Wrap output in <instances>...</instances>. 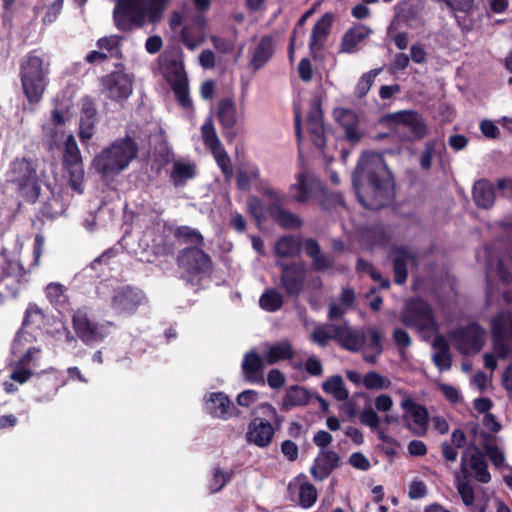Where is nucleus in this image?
I'll return each mask as SVG.
<instances>
[{
  "label": "nucleus",
  "mask_w": 512,
  "mask_h": 512,
  "mask_svg": "<svg viewBox=\"0 0 512 512\" xmlns=\"http://www.w3.org/2000/svg\"><path fill=\"white\" fill-rule=\"evenodd\" d=\"M390 171L377 153H364L352 175L359 202L367 209L378 210L392 200Z\"/></svg>",
  "instance_id": "obj_1"
},
{
  "label": "nucleus",
  "mask_w": 512,
  "mask_h": 512,
  "mask_svg": "<svg viewBox=\"0 0 512 512\" xmlns=\"http://www.w3.org/2000/svg\"><path fill=\"white\" fill-rule=\"evenodd\" d=\"M329 340L347 351L361 352L363 360L372 365L378 362L383 353L384 334L376 327L353 329L345 320L326 323L322 325V345Z\"/></svg>",
  "instance_id": "obj_2"
},
{
  "label": "nucleus",
  "mask_w": 512,
  "mask_h": 512,
  "mask_svg": "<svg viewBox=\"0 0 512 512\" xmlns=\"http://www.w3.org/2000/svg\"><path fill=\"white\" fill-rule=\"evenodd\" d=\"M170 0H115L113 21L121 32L158 22Z\"/></svg>",
  "instance_id": "obj_3"
},
{
  "label": "nucleus",
  "mask_w": 512,
  "mask_h": 512,
  "mask_svg": "<svg viewBox=\"0 0 512 512\" xmlns=\"http://www.w3.org/2000/svg\"><path fill=\"white\" fill-rule=\"evenodd\" d=\"M138 152L137 142L131 136L126 135L102 149L94 157L92 167L102 179H113L129 166L137 157Z\"/></svg>",
  "instance_id": "obj_4"
},
{
  "label": "nucleus",
  "mask_w": 512,
  "mask_h": 512,
  "mask_svg": "<svg viewBox=\"0 0 512 512\" xmlns=\"http://www.w3.org/2000/svg\"><path fill=\"white\" fill-rule=\"evenodd\" d=\"M48 66L44 67V61L36 55V51H30L20 64V79L23 92L30 103H37L42 98L46 87V75Z\"/></svg>",
  "instance_id": "obj_5"
},
{
  "label": "nucleus",
  "mask_w": 512,
  "mask_h": 512,
  "mask_svg": "<svg viewBox=\"0 0 512 512\" xmlns=\"http://www.w3.org/2000/svg\"><path fill=\"white\" fill-rule=\"evenodd\" d=\"M72 328L77 338L86 346H95L106 340L115 324L112 321H95L87 307L77 308L72 314Z\"/></svg>",
  "instance_id": "obj_6"
},
{
  "label": "nucleus",
  "mask_w": 512,
  "mask_h": 512,
  "mask_svg": "<svg viewBox=\"0 0 512 512\" xmlns=\"http://www.w3.org/2000/svg\"><path fill=\"white\" fill-rule=\"evenodd\" d=\"M294 127L295 135L298 143V157L301 164V171L297 175V183L291 186V190L295 189L297 193L294 199L299 203L306 202L314 190L320 185V181L314 175L307 172L308 159L304 153V144L302 140L301 112L299 108H294Z\"/></svg>",
  "instance_id": "obj_7"
},
{
  "label": "nucleus",
  "mask_w": 512,
  "mask_h": 512,
  "mask_svg": "<svg viewBox=\"0 0 512 512\" xmlns=\"http://www.w3.org/2000/svg\"><path fill=\"white\" fill-rule=\"evenodd\" d=\"M11 181L17 185L19 192L27 202L34 203L40 195L41 186L38 181L33 161L16 158L11 164Z\"/></svg>",
  "instance_id": "obj_8"
},
{
  "label": "nucleus",
  "mask_w": 512,
  "mask_h": 512,
  "mask_svg": "<svg viewBox=\"0 0 512 512\" xmlns=\"http://www.w3.org/2000/svg\"><path fill=\"white\" fill-rule=\"evenodd\" d=\"M401 321L406 327L419 332H434L438 330L431 306L422 299L407 301L401 314Z\"/></svg>",
  "instance_id": "obj_9"
},
{
  "label": "nucleus",
  "mask_w": 512,
  "mask_h": 512,
  "mask_svg": "<svg viewBox=\"0 0 512 512\" xmlns=\"http://www.w3.org/2000/svg\"><path fill=\"white\" fill-rule=\"evenodd\" d=\"M123 63H116L115 70L100 78L101 92L106 98L116 101H126L133 91V76L125 72Z\"/></svg>",
  "instance_id": "obj_10"
},
{
  "label": "nucleus",
  "mask_w": 512,
  "mask_h": 512,
  "mask_svg": "<svg viewBox=\"0 0 512 512\" xmlns=\"http://www.w3.org/2000/svg\"><path fill=\"white\" fill-rule=\"evenodd\" d=\"M62 166L63 170L68 175L70 187L74 191L82 193V185L85 176L84 165L80 149L73 135H69L65 140L62 154Z\"/></svg>",
  "instance_id": "obj_11"
},
{
  "label": "nucleus",
  "mask_w": 512,
  "mask_h": 512,
  "mask_svg": "<svg viewBox=\"0 0 512 512\" xmlns=\"http://www.w3.org/2000/svg\"><path fill=\"white\" fill-rule=\"evenodd\" d=\"M449 337L459 353L476 354L485 345L486 331L478 323L472 322L451 331Z\"/></svg>",
  "instance_id": "obj_12"
},
{
  "label": "nucleus",
  "mask_w": 512,
  "mask_h": 512,
  "mask_svg": "<svg viewBox=\"0 0 512 512\" xmlns=\"http://www.w3.org/2000/svg\"><path fill=\"white\" fill-rule=\"evenodd\" d=\"M493 349L499 358L512 354V312H500L491 319Z\"/></svg>",
  "instance_id": "obj_13"
},
{
  "label": "nucleus",
  "mask_w": 512,
  "mask_h": 512,
  "mask_svg": "<svg viewBox=\"0 0 512 512\" xmlns=\"http://www.w3.org/2000/svg\"><path fill=\"white\" fill-rule=\"evenodd\" d=\"M146 302L145 293L130 285L117 287L111 296V308L117 314L132 315Z\"/></svg>",
  "instance_id": "obj_14"
},
{
  "label": "nucleus",
  "mask_w": 512,
  "mask_h": 512,
  "mask_svg": "<svg viewBox=\"0 0 512 512\" xmlns=\"http://www.w3.org/2000/svg\"><path fill=\"white\" fill-rule=\"evenodd\" d=\"M26 271L18 261L3 258L0 263V297H17Z\"/></svg>",
  "instance_id": "obj_15"
},
{
  "label": "nucleus",
  "mask_w": 512,
  "mask_h": 512,
  "mask_svg": "<svg viewBox=\"0 0 512 512\" xmlns=\"http://www.w3.org/2000/svg\"><path fill=\"white\" fill-rule=\"evenodd\" d=\"M178 266L184 268L190 275L208 274L213 268L209 254L199 246H189L182 249L177 257Z\"/></svg>",
  "instance_id": "obj_16"
},
{
  "label": "nucleus",
  "mask_w": 512,
  "mask_h": 512,
  "mask_svg": "<svg viewBox=\"0 0 512 512\" xmlns=\"http://www.w3.org/2000/svg\"><path fill=\"white\" fill-rule=\"evenodd\" d=\"M401 408L404 410L402 419L405 426L416 436L426 435L429 422L427 409L411 397H405L401 401Z\"/></svg>",
  "instance_id": "obj_17"
},
{
  "label": "nucleus",
  "mask_w": 512,
  "mask_h": 512,
  "mask_svg": "<svg viewBox=\"0 0 512 512\" xmlns=\"http://www.w3.org/2000/svg\"><path fill=\"white\" fill-rule=\"evenodd\" d=\"M469 468L473 471V477L478 482L486 484L491 481L485 455L474 444H471L461 457L460 470L464 478L469 476Z\"/></svg>",
  "instance_id": "obj_18"
},
{
  "label": "nucleus",
  "mask_w": 512,
  "mask_h": 512,
  "mask_svg": "<svg viewBox=\"0 0 512 512\" xmlns=\"http://www.w3.org/2000/svg\"><path fill=\"white\" fill-rule=\"evenodd\" d=\"M280 286L287 296L298 297L304 288L306 278L305 265L301 262L280 263Z\"/></svg>",
  "instance_id": "obj_19"
},
{
  "label": "nucleus",
  "mask_w": 512,
  "mask_h": 512,
  "mask_svg": "<svg viewBox=\"0 0 512 512\" xmlns=\"http://www.w3.org/2000/svg\"><path fill=\"white\" fill-rule=\"evenodd\" d=\"M391 259L393 264L394 282L398 285H402L407 281L408 263L415 267H418L419 265L418 251L405 245L393 247L391 250Z\"/></svg>",
  "instance_id": "obj_20"
},
{
  "label": "nucleus",
  "mask_w": 512,
  "mask_h": 512,
  "mask_svg": "<svg viewBox=\"0 0 512 512\" xmlns=\"http://www.w3.org/2000/svg\"><path fill=\"white\" fill-rule=\"evenodd\" d=\"M262 193L267 197L275 200L270 203L267 207V212L271 218L283 229H296L300 228L303 224L302 219L284 209L280 202L282 201L281 196L273 188H263Z\"/></svg>",
  "instance_id": "obj_21"
},
{
  "label": "nucleus",
  "mask_w": 512,
  "mask_h": 512,
  "mask_svg": "<svg viewBox=\"0 0 512 512\" xmlns=\"http://www.w3.org/2000/svg\"><path fill=\"white\" fill-rule=\"evenodd\" d=\"M397 126L400 128L408 129L411 133V139H422L427 134V126L423 117L412 110L399 111L388 115Z\"/></svg>",
  "instance_id": "obj_22"
},
{
  "label": "nucleus",
  "mask_w": 512,
  "mask_h": 512,
  "mask_svg": "<svg viewBox=\"0 0 512 512\" xmlns=\"http://www.w3.org/2000/svg\"><path fill=\"white\" fill-rule=\"evenodd\" d=\"M287 490L289 498L304 508L311 507L317 499V489L306 480L305 475L295 477Z\"/></svg>",
  "instance_id": "obj_23"
},
{
  "label": "nucleus",
  "mask_w": 512,
  "mask_h": 512,
  "mask_svg": "<svg viewBox=\"0 0 512 512\" xmlns=\"http://www.w3.org/2000/svg\"><path fill=\"white\" fill-rule=\"evenodd\" d=\"M275 430L271 423L263 418L255 417L248 425L246 440L258 447H268L272 442Z\"/></svg>",
  "instance_id": "obj_24"
},
{
  "label": "nucleus",
  "mask_w": 512,
  "mask_h": 512,
  "mask_svg": "<svg viewBox=\"0 0 512 512\" xmlns=\"http://www.w3.org/2000/svg\"><path fill=\"white\" fill-rule=\"evenodd\" d=\"M206 409L214 418L229 419L237 411L231 399L224 392H211L206 396Z\"/></svg>",
  "instance_id": "obj_25"
},
{
  "label": "nucleus",
  "mask_w": 512,
  "mask_h": 512,
  "mask_svg": "<svg viewBox=\"0 0 512 512\" xmlns=\"http://www.w3.org/2000/svg\"><path fill=\"white\" fill-rule=\"evenodd\" d=\"M96 121L97 110L95 101L91 97L86 96L82 99L78 133L82 142H86L92 138Z\"/></svg>",
  "instance_id": "obj_26"
},
{
  "label": "nucleus",
  "mask_w": 512,
  "mask_h": 512,
  "mask_svg": "<svg viewBox=\"0 0 512 512\" xmlns=\"http://www.w3.org/2000/svg\"><path fill=\"white\" fill-rule=\"evenodd\" d=\"M241 368L247 382L265 385L263 360L256 351L251 350L244 355Z\"/></svg>",
  "instance_id": "obj_27"
},
{
  "label": "nucleus",
  "mask_w": 512,
  "mask_h": 512,
  "mask_svg": "<svg viewBox=\"0 0 512 512\" xmlns=\"http://www.w3.org/2000/svg\"><path fill=\"white\" fill-rule=\"evenodd\" d=\"M217 118L221 126L223 127V135L230 141H232L236 132L234 127L237 122L236 118V106L232 99L223 98L218 103Z\"/></svg>",
  "instance_id": "obj_28"
},
{
  "label": "nucleus",
  "mask_w": 512,
  "mask_h": 512,
  "mask_svg": "<svg viewBox=\"0 0 512 512\" xmlns=\"http://www.w3.org/2000/svg\"><path fill=\"white\" fill-rule=\"evenodd\" d=\"M197 176V166L194 162L190 161H174L170 174L169 180L174 187H183L188 181L194 179Z\"/></svg>",
  "instance_id": "obj_29"
},
{
  "label": "nucleus",
  "mask_w": 512,
  "mask_h": 512,
  "mask_svg": "<svg viewBox=\"0 0 512 512\" xmlns=\"http://www.w3.org/2000/svg\"><path fill=\"white\" fill-rule=\"evenodd\" d=\"M274 54L273 38L270 35L261 37L258 44L253 50L250 59V66L253 70L257 71L263 68Z\"/></svg>",
  "instance_id": "obj_30"
},
{
  "label": "nucleus",
  "mask_w": 512,
  "mask_h": 512,
  "mask_svg": "<svg viewBox=\"0 0 512 512\" xmlns=\"http://www.w3.org/2000/svg\"><path fill=\"white\" fill-rule=\"evenodd\" d=\"M303 242L300 237L287 234L279 237L274 245V255L279 258H291L300 255Z\"/></svg>",
  "instance_id": "obj_31"
},
{
  "label": "nucleus",
  "mask_w": 512,
  "mask_h": 512,
  "mask_svg": "<svg viewBox=\"0 0 512 512\" xmlns=\"http://www.w3.org/2000/svg\"><path fill=\"white\" fill-rule=\"evenodd\" d=\"M473 200L477 207L490 209L495 202V189L486 179L478 180L473 186Z\"/></svg>",
  "instance_id": "obj_32"
},
{
  "label": "nucleus",
  "mask_w": 512,
  "mask_h": 512,
  "mask_svg": "<svg viewBox=\"0 0 512 512\" xmlns=\"http://www.w3.org/2000/svg\"><path fill=\"white\" fill-rule=\"evenodd\" d=\"M307 130L311 142L316 148H320V96L315 95L311 100L310 110L307 116Z\"/></svg>",
  "instance_id": "obj_33"
},
{
  "label": "nucleus",
  "mask_w": 512,
  "mask_h": 512,
  "mask_svg": "<svg viewBox=\"0 0 512 512\" xmlns=\"http://www.w3.org/2000/svg\"><path fill=\"white\" fill-rule=\"evenodd\" d=\"M63 384L64 382L58 378L56 372H49L38 377L36 387L41 393L39 400L43 401L52 399Z\"/></svg>",
  "instance_id": "obj_34"
},
{
  "label": "nucleus",
  "mask_w": 512,
  "mask_h": 512,
  "mask_svg": "<svg viewBox=\"0 0 512 512\" xmlns=\"http://www.w3.org/2000/svg\"><path fill=\"white\" fill-rule=\"evenodd\" d=\"M433 347L437 350L433 355V361L440 370L451 368L452 359L449 344L443 335H436L433 340Z\"/></svg>",
  "instance_id": "obj_35"
},
{
  "label": "nucleus",
  "mask_w": 512,
  "mask_h": 512,
  "mask_svg": "<svg viewBox=\"0 0 512 512\" xmlns=\"http://www.w3.org/2000/svg\"><path fill=\"white\" fill-rule=\"evenodd\" d=\"M45 295L49 303L57 310L65 309L69 305L67 288L59 282H51L45 287Z\"/></svg>",
  "instance_id": "obj_36"
},
{
  "label": "nucleus",
  "mask_w": 512,
  "mask_h": 512,
  "mask_svg": "<svg viewBox=\"0 0 512 512\" xmlns=\"http://www.w3.org/2000/svg\"><path fill=\"white\" fill-rule=\"evenodd\" d=\"M293 356L294 350L288 340H283L271 345L265 353V359L268 364H275L282 360L291 359Z\"/></svg>",
  "instance_id": "obj_37"
},
{
  "label": "nucleus",
  "mask_w": 512,
  "mask_h": 512,
  "mask_svg": "<svg viewBox=\"0 0 512 512\" xmlns=\"http://www.w3.org/2000/svg\"><path fill=\"white\" fill-rule=\"evenodd\" d=\"M174 238L182 244H191L197 246L204 245V237L197 230L190 226H177L172 230Z\"/></svg>",
  "instance_id": "obj_38"
},
{
  "label": "nucleus",
  "mask_w": 512,
  "mask_h": 512,
  "mask_svg": "<svg viewBox=\"0 0 512 512\" xmlns=\"http://www.w3.org/2000/svg\"><path fill=\"white\" fill-rule=\"evenodd\" d=\"M310 394L305 388L294 385L287 389L282 401V408L288 409L291 406H303L309 402Z\"/></svg>",
  "instance_id": "obj_39"
},
{
  "label": "nucleus",
  "mask_w": 512,
  "mask_h": 512,
  "mask_svg": "<svg viewBox=\"0 0 512 512\" xmlns=\"http://www.w3.org/2000/svg\"><path fill=\"white\" fill-rule=\"evenodd\" d=\"M284 304L282 294L275 288L264 290L259 299L260 307L267 312L279 311Z\"/></svg>",
  "instance_id": "obj_40"
},
{
  "label": "nucleus",
  "mask_w": 512,
  "mask_h": 512,
  "mask_svg": "<svg viewBox=\"0 0 512 512\" xmlns=\"http://www.w3.org/2000/svg\"><path fill=\"white\" fill-rule=\"evenodd\" d=\"M370 33L365 26H355L347 31L342 39V50L345 52H353L354 48L364 40Z\"/></svg>",
  "instance_id": "obj_41"
},
{
  "label": "nucleus",
  "mask_w": 512,
  "mask_h": 512,
  "mask_svg": "<svg viewBox=\"0 0 512 512\" xmlns=\"http://www.w3.org/2000/svg\"><path fill=\"white\" fill-rule=\"evenodd\" d=\"M322 389L338 401H344L349 396V392L345 388L343 378L339 375H335L327 379L322 384Z\"/></svg>",
  "instance_id": "obj_42"
},
{
  "label": "nucleus",
  "mask_w": 512,
  "mask_h": 512,
  "mask_svg": "<svg viewBox=\"0 0 512 512\" xmlns=\"http://www.w3.org/2000/svg\"><path fill=\"white\" fill-rule=\"evenodd\" d=\"M172 89L175 94L176 100L183 108H190L192 100L189 96V85L186 76L178 77L172 84Z\"/></svg>",
  "instance_id": "obj_43"
},
{
  "label": "nucleus",
  "mask_w": 512,
  "mask_h": 512,
  "mask_svg": "<svg viewBox=\"0 0 512 512\" xmlns=\"http://www.w3.org/2000/svg\"><path fill=\"white\" fill-rule=\"evenodd\" d=\"M202 139L205 146L214 154L221 148V142L216 134L214 124L211 119H207L201 127Z\"/></svg>",
  "instance_id": "obj_44"
},
{
  "label": "nucleus",
  "mask_w": 512,
  "mask_h": 512,
  "mask_svg": "<svg viewBox=\"0 0 512 512\" xmlns=\"http://www.w3.org/2000/svg\"><path fill=\"white\" fill-rule=\"evenodd\" d=\"M444 148L443 143L437 140H430L425 143L424 151L420 156V167L423 170H429L432 166V159L440 150Z\"/></svg>",
  "instance_id": "obj_45"
},
{
  "label": "nucleus",
  "mask_w": 512,
  "mask_h": 512,
  "mask_svg": "<svg viewBox=\"0 0 512 512\" xmlns=\"http://www.w3.org/2000/svg\"><path fill=\"white\" fill-rule=\"evenodd\" d=\"M364 386L369 390H381L391 387L392 382L389 378L382 376L376 371L366 373L362 379Z\"/></svg>",
  "instance_id": "obj_46"
},
{
  "label": "nucleus",
  "mask_w": 512,
  "mask_h": 512,
  "mask_svg": "<svg viewBox=\"0 0 512 512\" xmlns=\"http://www.w3.org/2000/svg\"><path fill=\"white\" fill-rule=\"evenodd\" d=\"M382 72V68L372 69L364 73L359 79L356 87L355 94L358 98H364L371 89L375 78Z\"/></svg>",
  "instance_id": "obj_47"
},
{
  "label": "nucleus",
  "mask_w": 512,
  "mask_h": 512,
  "mask_svg": "<svg viewBox=\"0 0 512 512\" xmlns=\"http://www.w3.org/2000/svg\"><path fill=\"white\" fill-rule=\"evenodd\" d=\"M122 39V36L110 35L98 39L96 44L99 49L111 52L112 56L121 58L122 51L120 50V41Z\"/></svg>",
  "instance_id": "obj_48"
},
{
  "label": "nucleus",
  "mask_w": 512,
  "mask_h": 512,
  "mask_svg": "<svg viewBox=\"0 0 512 512\" xmlns=\"http://www.w3.org/2000/svg\"><path fill=\"white\" fill-rule=\"evenodd\" d=\"M233 472H224L221 468L217 467L214 469L210 484L209 490L211 493H217L222 490L226 484L232 479Z\"/></svg>",
  "instance_id": "obj_49"
},
{
  "label": "nucleus",
  "mask_w": 512,
  "mask_h": 512,
  "mask_svg": "<svg viewBox=\"0 0 512 512\" xmlns=\"http://www.w3.org/2000/svg\"><path fill=\"white\" fill-rule=\"evenodd\" d=\"M455 482L463 504L467 507H471L475 499L473 487L468 482L461 480L458 473L455 475Z\"/></svg>",
  "instance_id": "obj_50"
},
{
  "label": "nucleus",
  "mask_w": 512,
  "mask_h": 512,
  "mask_svg": "<svg viewBox=\"0 0 512 512\" xmlns=\"http://www.w3.org/2000/svg\"><path fill=\"white\" fill-rule=\"evenodd\" d=\"M482 436L486 440L484 444L486 455L489 457L495 467L502 466L505 461L504 453L496 445L488 442V440L491 438L490 435L483 433Z\"/></svg>",
  "instance_id": "obj_51"
},
{
  "label": "nucleus",
  "mask_w": 512,
  "mask_h": 512,
  "mask_svg": "<svg viewBox=\"0 0 512 512\" xmlns=\"http://www.w3.org/2000/svg\"><path fill=\"white\" fill-rule=\"evenodd\" d=\"M303 248L306 255L313 260V269L320 271V245L317 240L313 238L306 239Z\"/></svg>",
  "instance_id": "obj_52"
},
{
  "label": "nucleus",
  "mask_w": 512,
  "mask_h": 512,
  "mask_svg": "<svg viewBox=\"0 0 512 512\" xmlns=\"http://www.w3.org/2000/svg\"><path fill=\"white\" fill-rule=\"evenodd\" d=\"M335 117L338 122L341 124L343 129H347L357 125L358 117L357 115L348 109H340L335 111Z\"/></svg>",
  "instance_id": "obj_53"
},
{
  "label": "nucleus",
  "mask_w": 512,
  "mask_h": 512,
  "mask_svg": "<svg viewBox=\"0 0 512 512\" xmlns=\"http://www.w3.org/2000/svg\"><path fill=\"white\" fill-rule=\"evenodd\" d=\"M359 420L361 424L366 425L375 431L379 426L380 417L372 408L368 407L361 411L359 414Z\"/></svg>",
  "instance_id": "obj_54"
},
{
  "label": "nucleus",
  "mask_w": 512,
  "mask_h": 512,
  "mask_svg": "<svg viewBox=\"0 0 512 512\" xmlns=\"http://www.w3.org/2000/svg\"><path fill=\"white\" fill-rule=\"evenodd\" d=\"M339 465L337 453L329 451L322 453V478L327 477L330 471Z\"/></svg>",
  "instance_id": "obj_55"
},
{
  "label": "nucleus",
  "mask_w": 512,
  "mask_h": 512,
  "mask_svg": "<svg viewBox=\"0 0 512 512\" xmlns=\"http://www.w3.org/2000/svg\"><path fill=\"white\" fill-rule=\"evenodd\" d=\"M247 208L248 212L257 222H261L264 219V206L258 197H250L247 202Z\"/></svg>",
  "instance_id": "obj_56"
},
{
  "label": "nucleus",
  "mask_w": 512,
  "mask_h": 512,
  "mask_svg": "<svg viewBox=\"0 0 512 512\" xmlns=\"http://www.w3.org/2000/svg\"><path fill=\"white\" fill-rule=\"evenodd\" d=\"M210 41L216 50L224 54L232 52L235 47L232 40L220 36H211Z\"/></svg>",
  "instance_id": "obj_57"
},
{
  "label": "nucleus",
  "mask_w": 512,
  "mask_h": 512,
  "mask_svg": "<svg viewBox=\"0 0 512 512\" xmlns=\"http://www.w3.org/2000/svg\"><path fill=\"white\" fill-rule=\"evenodd\" d=\"M320 19H318L312 29V33L310 36L309 48L312 56L317 58L318 53L320 51Z\"/></svg>",
  "instance_id": "obj_58"
},
{
  "label": "nucleus",
  "mask_w": 512,
  "mask_h": 512,
  "mask_svg": "<svg viewBox=\"0 0 512 512\" xmlns=\"http://www.w3.org/2000/svg\"><path fill=\"white\" fill-rule=\"evenodd\" d=\"M217 164L226 178L232 176V167L228 154L222 149L220 154H215Z\"/></svg>",
  "instance_id": "obj_59"
},
{
  "label": "nucleus",
  "mask_w": 512,
  "mask_h": 512,
  "mask_svg": "<svg viewBox=\"0 0 512 512\" xmlns=\"http://www.w3.org/2000/svg\"><path fill=\"white\" fill-rule=\"evenodd\" d=\"M258 395L256 390H244L237 396V403L242 407H249L258 400Z\"/></svg>",
  "instance_id": "obj_60"
},
{
  "label": "nucleus",
  "mask_w": 512,
  "mask_h": 512,
  "mask_svg": "<svg viewBox=\"0 0 512 512\" xmlns=\"http://www.w3.org/2000/svg\"><path fill=\"white\" fill-rule=\"evenodd\" d=\"M410 58L404 53H398L395 55L394 60L389 65L391 73H395L400 70H404L408 67Z\"/></svg>",
  "instance_id": "obj_61"
},
{
  "label": "nucleus",
  "mask_w": 512,
  "mask_h": 512,
  "mask_svg": "<svg viewBox=\"0 0 512 512\" xmlns=\"http://www.w3.org/2000/svg\"><path fill=\"white\" fill-rule=\"evenodd\" d=\"M267 383L273 389H280L285 383V377L280 370L272 369L267 375Z\"/></svg>",
  "instance_id": "obj_62"
},
{
  "label": "nucleus",
  "mask_w": 512,
  "mask_h": 512,
  "mask_svg": "<svg viewBox=\"0 0 512 512\" xmlns=\"http://www.w3.org/2000/svg\"><path fill=\"white\" fill-rule=\"evenodd\" d=\"M298 74L302 81L309 82L312 79L313 71L309 58H302L298 65Z\"/></svg>",
  "instance_id": "obj_63"
},
{
  "label": "nucleus",
  "mask_w": 512,
  "mask_h": 512,
  "mask_svg": "<svg viewBox=\"0 0 512 512\" xmlns=\"http://www.w3.org/2000/svg\"><path fill=\"white\" fill-rule=\"evenodd\" d=\"M349 463L362 471L368 470L371 466L369 460L360 452L353 453L349 458Z\"/></svg>",
  "instance_id": "obj_64"
}]
</instances>
